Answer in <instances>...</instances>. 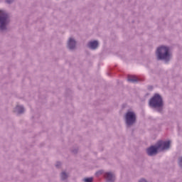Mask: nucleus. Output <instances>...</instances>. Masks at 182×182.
I'll return each instance as SVG.
<instances>
[{
    "instance_id": "obj_1",
    "label": "nucleus",
    "mask_w": 182,
    "mask_h": 182,
    "mask_svg": "<svg viewBox=\"0 0 182 182\" xmlns=\"http://www.w3.org/2000/svg\"><path fill=\"white\" fill-rule=\"evenodd\" d=\"M170 141H159L156 146H152L146 149L147 154L148 156H154V154H157V151H163V150L170 149Z\"/></svg>"
},
{
    "instance_id": "obj_10",
    "label": "nucleus",
    "mask_w": 182,
    "mask_h": 182,
    "mask_svg": "<svg viewBox=\"0 0 182 182\" xmlns=\"http://www.w3.org/2000/svg\"><path fill=\"white\" fill-rule=\"evenodd\" d=\"M15 112H17V113H18L19 114H21V113H23V112H24L23 107H22V106H17L16 107Z\"/></svg>"
},
{
    "instance_id": "obj_11",
    "label": "nucleus",
    "mask_w": 182,
    "mask_h": 182,
    "mask_svg": "<svg viewBox=\"0 0 182 182\" xmlns=\"http://www.w3.org/2000/svg\"><path fill=\"white\" fill-rule=\"evenodd\" d=\"M61 178L62 180H66V178H68V175L66 174V173L63 172L61 173Z\"/></svg>"
},
{
    "instance_id": "obj_5",
    "label": "nucleus",
    "mask_w": 182,
    "mask_h": 182,
    "mask_svg": "<svg viewBox=\"0 0 182 182\" xmlns=\"http://www.w3.org/2000/svg\"><path fill=\"white\" fill-rule=\"evenodd\" d=\"M125 120L127 126H132L136 122V114L133 112H127Z\"/></svg>"
},
{
    "instance_id": "obj_6",
    "label": "nucleus",
    "mask_w": 182,
    "mask_h": 182,
    "mask_svg": "<svg viewBox=\"0 0 182 182\" xmlns=\"http://www.w3.org/2000/svg\"><path fill=\"white\" fill-rule=\"evenodd\" d=\"M105 178L107 182L114 181V175L110 172H107L105 174Z\"/></svg>"
},
{
    "instance_id": "obj_8",
    "label": "nucleus",
    "mask_w": 182,
    "mask_h": 182,
    "mask_svg": "<svg viewBox=\"0 0 182 182\" xmlns=\"http://www.w3.org/2000/svg\"><path fill=\"white\" fill-rule=\"evenodd\" d=\"M98 46H99V43L96 41H90L88 43V48H90V49H96V48H97Z\"/></svg>"
},
{
    "instance_id": "obj_14",
    "label": "nucleus",
    "mask_w": 182,
    "mask_h": 182,
    "mask_svg": "<svg viewBox=\"0 0 182 182\" xmlns=\"http://www.w3.org/2000/svg\"><path fill=\"white\" fill-rule=\"evenodd\" d=\"M14 0H6V2H7V4H11V2H13Z\"/></svg>"
},
{
    "instance_id": "obj_2",
    "label": "nucleus",
    "mask_w": 182,
    "mask_h": 182,
    "mask_svg": "<svg viewBox=\"0 0 182 182\" xmlns=\"http://www.w3.org/2000/svg\"><path fill=\"white\" fill-rule=\"evenodd\" d=\"M156 55L158 59L165 60L166 62H168L170 60V58H171V55L170 54V50L168 47L161 46L157 49Z\"/></svg>"
},
{
    "instance_id": "obj_16",
    "label": "nucleus",
    "mask_w": 182,
    "mask_h": 182,
    "mask_svg": "<svg viewBox=\"0 0 182 182\" xmlns=\"http://www.w3.org/2000/svg\"><path fill=\"white\" fill-rule=\"evenodd\" d=\"M97 174H100V172H97Z\"/></svg>"
},
{
    "instance_id": "obj_13",
    "label": "nucleus",
    "mask_w": 182,
    "mask_h": 182,
    "mask_svg": "<svg viewBox=\"0 0 182 182\" xmlns=\"http://www.w3.org/2000/svg\"><path fill=\"white\" fill-rule=\"evenodd\" d=\"M179 166H181V167H182V157L180 158V159H179Z\"/></svg>"
},
{
    "instance_id": "obj_3",
    "label": "nucleus",
    "mask_w": 182,
    "mask_h": 182,
    "mask_svg": "<svg viewBox=\"0 0 182 182\" xmlns=\"http://www.w3.org/2000/svg\"><path fill=\"white\" fill-rule=\"evenodd\" d=\"M9 23V18L8 14L4 11H0V31L6 29V25Z\"/></svg>"
},
{
    "instance_id": "obj_7",
    "label": "nucleus",
    "mask_w": 182,
    "mask_h": 182,
    "mask_svg": "<svg viewBox=\"0 0 182 182\" xmlns=\"http://www.w3.org/2000/svg\"><path fill=\"white\" fill-rule=\"evenodd\" d=\"M68 46L69 49H75V46H76V41L73 38H70L68 43Z\"/></svg>"
},
{
    "instance_id": "obj_9",
    "label": "nucleus",
    "mask_w": 182,
    "mask_h": 182,
    "mask_svg": "<svg viewBox=\"0 0 182 182\" xmlns=\"http://www.w3.org/2000/svg\"><path fill=\"white\" fill-rule=\"evenodd\" d=\"M128 82H132V83H134V82H139V77L134 76V75H129L127 78Z\"/></svg>"
},
{
    "instance_id": "obj_15",
    "label": "nucleus",
    "mask_w": 182,
    "mask_h": 182,
    "mask_svg": "<svg viewBox=\"0 0 182 182\" xmlns=\"http://www.w3.org/2000/svg\"><path fill=\"white\" fill-rule=\"evenodd\" d=\"M59 165H60V163H58V164L56 165V166L58 167Z\"/></svg>"
},
{
    "instance_id": "obj_12",
    "label": "nucleus",
    "mask_w": 182,
    "mask_h": 182,
    "mask_svg": "<svg viewBox=\"0 0 182 182\" xmlns=\"http://www.w3.org/2000/svg\"><path fill=\"white\" fill-rule=\"evenodd\" d=\"M85 182H93V178H86L84 179Z\"/></svg>"
},
{
    "instance_id": "obj_4",
    "label": "nucleus",
    "mask_w": 182,
    "mask_h": 182,
    "mask_svg": "<svg viewBox=\"0 0 182 182\" xmlns=\"http://www.w3.org/2000/svg\"><path fill=\"white\" fill-rule=\"evenodd\" d=\"M151 107H163V99L159 94H156L149 101Z\"/></svg>"
}]
</instances>
